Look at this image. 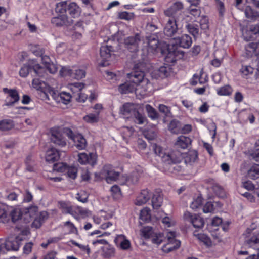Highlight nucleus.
<instances>
[{"instance_id":"nucleus-1","label":"nucleus","mask_w":259,"mask_h":259,"mask_svg":"<svg viewBox=\"0 0 259 259\" xmlns=\"http://www.w3.org/2000/svg\"><path fill=\"white\" fill-rule=\"evenodd\" d=\"M129 81L119 85L118 91L121 94H127L133 93L136 90V87L141 85L144 90L147 89L144 87V85H147L149 80L144 78L145 73L143 71L134 70L127 74Z\"/></svg>"},{"instance_id":"nucleus-36","label":"nucleus","mask_w":259,"mask_h":259,"mask_svg":"<svg viewBox=\"0 0 259 259\" xmlns=\"http://www.w3.org/2000/svg\"><path fill=\"white\" fill-rule=\"evenodd\" d=\"M100 112L99 111H95L85 115L83 119L84 121L88 123H95L97 122L99 119Z\"/></svg>"},{"instance_id":"nucleus-2","label":"nucleus","mask_w":259,"mask_h":259,"mask_svg":"<svg viewBox=\"0 0 259 259\" xmlns=\"http://www.w3.org/2000/svg\"><path fill=\"white\" fill-rule=\"evenodd\" d=\"M37 211V207L31 205L28 207L13 210L10 213L12 221L13 222L22 221L27 224L30 222L31 218L33 217Z\"/></svg>"},{"instance_id":"nucleus-34","label":"nucleus","mask_w":259,"mask_h":259,"mask_svg":"<svg viewBox=\"0 0 259 259\" xmlns=\"http://www.w3.org/2000/svg\"><path fill=\"white\" fill-rule=\"evenodd\" d=\"M247 175L249 178L259 183V165H252L248 170Z\"/></svg>"},{"instance_id":"nucleus-42","label":"nucleus","mask_w":259,"mask_h":259,"mask_svg":"<svg viewBox=\"0 0 259 259\" xmlns=\"http://www.w3.org/2000/svg\"><path fill=\"white\" fill-rule=\"evenodd\" d=\"M193 235L205 245L207 246H210L211 245V241L206 234L203 233H198L197 231H195L194 232Z\"/></svg>"},{"instance_id":"nucleus-11","label":"nucleus","mask_w":259,"mask_h":259,"mask_svg":"<svg viewBox=\"0 0 259 259\" xmlns=\"http://www.w3.org/2000/svg\"><path fill=\"white\" fill-rule=\"evenodd\" d=\"M140 41V35L136 33L134 36H128L124 39L125 47L130 52L136 53L139 50Z\"/></svg>"},{"instance_id":"nucleus-60","label":"nucleus","mask_w":259,"mask_h":259,"mask_svg":"<svg viewBox=\"0 0 259 259\" xmlns=\"http://www.w3.org/2000/svg\"><path fill=\"white\" fill-rule=\"evenodd\" d=\"M200 26L201 29L206 30L209 28V21L207 16L203 15L200 19Z\"/></svg>"},{"instance_id":"nucleus-62","label":"nucleus","mask_w":259,"mask_h":259,"mask_svg":"<svg viewBox=\"0 0 259 259\" xmlns=\"http://www.w3.org/2000/svg\"><path fill=\"white\" fill-rule=\"evenodd\" d=\"M68 166L65 163H58L54 165V169L60 172L65 174Z\"/></svg>"},{"instance_id":"nucleus-51","label":"nucleus","mask_w":259,"mask_h":259,"mask_svg":"<svg viewBox=\"0 0 259 259\" xmlns=\"http://www.w3.org/2000/svg\"><path fill=\"white\" fill-rule=\"evenodd\" d=\"M146 109L148 113V116L152 120H155L158 118L159 115L156 110L151 105H146Z\"/></svg>"},{"instance_id":"nucleus-6","label":"nucleus","mask_w":259,"mask_h":259,"mask_svg":"<svg viewBox=\"0 0 259 259\" xmlns=\"http://www.w3.org/2000/svg\"><path fill=\"white\" fill-rule=\"evenodd\" d=\"M3 91L7 94L4 106L12 107L20 100L19 93L16 89L4 88Z\"/></svg>"},{"instance_id":"nucleus-54","label":"nucleus","mask_w":259,"mask_h":259,"mask_svg":"<svg viewBox=\"0 0 259 259\" xmlns=\"http://www.w3.org/2000/svg\"><path fill=\"white\" fill-rule=\"evenodd\" d=\"M60 75L62 77H70L73 78V70L69 67L65 66L62 67L59 72Z\"/></svg>"},{"instance_id":"nucleus-57","label":"nucleus","mask_w":259,"mask_h":259,"mask_svg":"<svg viewBox=\"0 0 259 259\" xmlns=\"http://www.w3.org/2000/svg\"><path fill=\"white\" fill-rule=\"evenodd\" d=\"M202 197L201 196H198L191 202L190 207L193 210H196L202 205Z\"/></svg>"},{"instance_id":"nucleus-19","label":"nucleus","mask_w":259,"mask_h":259,"mask_svg":"<svg viewBox=\"0 0 259 259\" xmlns=\"http://www.w3.org/2000/svg\"><path fill=\"white\" fill-rule=\"evenodd\" d=\"M246 234V236L248 237L245 240L247 245L252 246L255 244H259V233L257 231L251 230L250 229L247 228Z\"/></svg>"},{"instance_id":"nucleus-4","label":"nucleus","mask_w":259,"mask_h":259,"mask_svg":"<svg viewBox=\"0 0 259 259\" xmlns=\"http://www.w3.org/2000/svg\"><path fill=\"white\" fill-rule=\"evenodd\" d=\"M50 141L51 142L61 148L66 146V139L63 136L60 128L59 126H54L51 128Z\"/></svg>"},{"instance_id":"nucleus-8","label":"nucleus","mask_w":259,"mask_h":259,"mask_svg":"<svg viewBox=\"0 0 259 259\" xmlns=\"http://www.w3.org/2000/svg\"><path fill=\"white\" fill-rule=\"evenodd\" d=\"M167 243L162 247V250L165 253H169L178 249L181 245V242L175 239V232H169L167 235Z\"/></svg>"},{"instance_id":"nucleus-29","label":"nucleus","mask_w":259,"mask_h":259,"mask_svg":"<svg viewBox=\"0 0 259 259\" xmlns=\"http://www.w3.org/2000/svg\"><path fill=\"white\" fill-rule=\"evenodd\" d=\"M191 143V139L186 136H179L176 142V145L181 148L182 149H186L188 146Z\"/></svg>"},{"instance_id":"nucleus-18","label":"nucleus","mask_w":259,"mask_h":259,"mask_svg":"<svg viewBox=\"0 0 259 259\" xmlns=\"http://www.w3.org/2000/svg\"><path fill=\"white\" fill-rule=\"evenodd\" d=\"M178 25L177 20L173 19H169L164 28V33L169 37L174 36L178 31Z\"/></svg>"},{"instance_id":"nucleus-41","label":"nucleus","mask_w":259,"mask_h":259,"mask_svg":"<svg viewBox=\"0 0 259 259\" xmlns=\"http://www.w3.org/2000/svg\"><path fill=\"white\" fill-rule=\"evenodd\" d=\"M188 32L192 34L195 38H197L199 35V26L195 24H188L186 25Z\"/></svg>"},{"instance_id":"nucleus-46","label":"nucleus","mask_w":259,"mask_h":259,"mask_svg":"<svg viewBox=\"0 0 259 259\" xmlns=\"http://www.w3.org/2000/svg\"><path fill=\"white\" fill-rule=\"evenodd\" d=\"M168 130L173 134H179L180 132V122L176 120L171 121L168 125Z\"/></svg>"},{"instance_id":"nucleus-53","label":"nucleus","mask_w":259,"mask_h":259,"mask_svg":"<svg viewBox=\"0 0 259 259\" xmlns=\"http://www.w3.org/2000/svg\"><path fill=\"white\" fill-rule=\"evenodd\" d=\"M77 169L75 166L68 165L65 174L68 177L74 180L77 177Z\"/></svg>"},{"instance_id":"nucleus-27","label":"nucleus","mask_w":259,"mask_h":259,"mask_svg":"<svg viewBox=\"0 0 259 259\" xmlns=\"http://www.w3.org/2000/svg\"><path fill=\"white\" fill-rule=\"evenodd\" d=\"M115 242L116 244L119 243L121 248L123 250H127L131 246L130 241L126 238L124 235H118L115 239Z\"/></svg>"},{"instance_id":"nucleus-14","label":"nucleus","mask_w":259,"mask_h":259,"mask_svg":"<svg viewBox=\"0 0 259 259\" xmlns=\"http://www.w3.org/2000/svg\"><path fill=\"white\" fill-rule=\"evenodd\" d=\"M51 22L57 27L69 26L73 24V20L72 19L69 20L66 15H59L58 16L53 17L51 19Z\"/></svg>"},{"instance_id":"nucleus-22","label":"nucleus","mask_w":259,"mask_h":259,"mask_svg":"<svg viewBox=\"0 0 259 259\" xmlns=\"http://www.w3.org/2000/svg\"><path fill=\"white\" fill-rule=\"evenodd\" d=\"M151 194L148 189L141 190L140 193L138 195L135 201L136 205L141 206L148 202L151 197Z\"/></svg>"},{"instance_id":"nucleus-20","label":"nucleus","mask_w":259,"mask_h":259,"mask_svg":"<svg viewBox=\"0 0 259 259\" xmlns=\"http://www.w3.org/2000/svg\"><path fill=\"white\" fill-rule=\"evenodd\" d=\"M170 45L167 46V53L164 57L165 63L167 64H174L177 61V56L179 52L175 48V46L172 45V48Z\"/></svg>"},{"instance_id":"nucleus-10","label":"nucleus","mask_w":259,"mask_h":259,"mask_svg":"<svg viewBox=\"0 0 259 259\" xmlns=\"http://www.w3.org/2000/svg\"><path fill=\"white\" fill-rule=\"evenodd\" d=\"M23 241V238L21 236L16 237H10L8 238L4 244L6 246V252L8 251H17L19 250L22 241Z\"/></svg>"},{"instance_id":"nucleus-28","label":"nucleus","mask_w":259,"mask_h":259,"mask_svg":"<svg viewBox=\"0 0 259 259\" xmlns=\"http://www.w3.org/2000/svg\"><path fill=\"white\" fill-rule=\"evenodd\" d=\"M244 13L247 18L250 21H255L259 17V12L253 9L250 6H247L244 10Z\"/></svg>"},{"instance_id":"nucleus-61","label":"nucleus","mask_w":259,"mask_h":259,"mask_svg":"<svg viewBox=\"0 0 259 259\" xmlns=\"http://www.w3.org/2000/svg\"><path fill=\"white\" fill-rule=\"evenodd\" d=\"M9 212L6 206L0 205V219L3 222L7 220Z\"/></svg>"},{"instance_id":"nucleus-43","label":"nucleus","mask_w":259,"mask_h":259,"mask_svg":"<svg viewBox=\"0 0 259 259\" xmlns=\"http://www.w3.org/2000/svg\"><path fill=\"white\" fill-rule=\"evenodd\" d=\"M198 159V153L196 151H190L185 157V162L190 164L195 162Z\"/></svg>"},{"instance_id":"nucleus-32","label":"nucleus","mask_w":259,"mask_h":259,"mask_svg":"<svg viewBox=\"0 0 259 259\" xmlns=\"http://www.w3.org/2000/svg\"><path fill=\"white\" fill-rule=\"evenodd\" d=\"M33 73L35 75L41 77H46L47 71L48 72L47 68L45 67H42L39 64L33 63L32 68Z\"/></svg>"},{"instance_id":"nucleus-59","label":"nucleus","mask_w":259,"mask_h":259,"mask_svg":"<svg viewBox=\"0 0 259 259\" xmlns=\"http://www.w3.org/2000/svg\"><path fill=\"white\" fill-rule=\"evenodd\" d=\"M85 71L83 69H78L75 70H73V78L79 80L84 77L85 76Z\"/></svg>"},{"instance_id":"nucleus-30","label":"nucleus","mask_w":259,"mask_h":259,"mask_svg":"<svg viewBox=\"0 0 259 259\" xmlns=\"http://www.w3.org/2000/svg\"><path fill=\"white\" fill-rule=\"evenodd\" d=\"M159 50V40L156 38L149 39L148 42L147 51L149 53L155 54Z\"/></svg>"},{"instance_id":"nucleus-24","label":"nucleus","mask_w":259,"mask_h":259,"mask_svg":"<svg viewBox=\"0 0 259 259\" xmlns=\"http://www.w3.org/2000/svg\"><path fill=\"white\" fill-rule=\"evenodd\" d=\"M41 60L45 67L51 74H54L57 71L58 68L56 65L51 62L50 57L47 55H41Z\"/></svg>"},{"instance_id":"nucleus-38","label":"nucleus","mask_w":259,"mask_h":259,"mask_svg":"<svg viewBox=\"0 0 259 259\" xmlns=\"http://www.w3.org/2000/svg\"><path fill=\"white\" fill-rule=\"evenodd\" d=\"M68 2L62 1L56 4L55 11L60 15H66Z\"/></svg>"},{"instance_id":"nucleus-40","label":"nucleus","mask_w":259,"mask_h":259,"mask_svg":"<svg viewBox=\"0 0 259 259\" xmlns=\"http://www.w3.org/2000/svg\"><path fill=\"white\" fill-rule=\"evenodd\" d=\"M32 65L33 63H29L28 64L23 65L19 71L20 76L22 77H26L27 76L29 73H32Z\"/></svg>"},{"instance_id":"nucleus-35","label":"nucleus","mask_w":259,"mask_h":259,"mask_svg":"<svg viewBox=\"0 0 259 259\" xmlns=\"http://www.w3.org/2000/svg\"><path fill=\"white\" fill-rule=\"evenodd\" d=\"M14 126L13 120L10 119H4L0 120V131H8Z\"/></svg>"},{"instance_id":"nucleus-9","label":"nucleus","mask_w":259,"mask_h":259,"mask_svg":"<svg viewBox=\"0 0 259 259\" xmlns=\"http://www.w3.org/2000/svg\"><path fill=\"white\" fill-rule=\"evenodd\" d=\"M49 93L52 98L57 103H62L65 105L68 104L70 101L72 96L69 93L66 92H58L54 89L49 90Z\"/></svg>"},{"instance_id":"nucleus-50","label":"nucleus","mask_w":259,"mask_h":259,"mask_svg":"<svg viewBox=\"0 0 259 259\" xmlns=\"http://www.w3.org/2000/svg\"><path fill=\"white\" fill-rule=\"evenodd\" d=\"M110 191L113 198L114 199L118 200L121 197L122 194L121 189L118 185H114L112 186L111 187Z\"/></svg>"},{"instance_id":"nucleus-16","label":"nucleus","mask_w":259,"mask_h":259,"mask_svg":"<svg viewBox=\"0 0 259 259\" xmlns=\"http://www.w3.org/2000/svg\"><path fill=\"white\" fill-rule=\"evenodd\" d=\"M152 148L155 153L159 157H161L163 162H166L168 164L176 163L177 162L172 159L171 156L170 154L165 153L164 152L163 149L161 146L155 144L152 145Z\"/></svg>"},{"instance_id":"nucleus-12","label":"nucleus","mask_w":259,"mask_h":259,"mask_svg":"<svg viewBox=\"0 0 259 259\" xmlns=\"http://www.w3.org/2000/svg\"><path fill=\"white\" fill-rule=\"evenodd\" d=\"M184 219L190 222L196 229H202L204 225V220L199 214H192L186 211L184 214Z\"/></svg>"},{"instance_id":"nucleus-21","label":"nucleus","mask_w":259,"mask_h":259,"mask_svg":"<svg viewBox=\"0 0 259 259\" xmlns=\"http://www.w3.org/2000/svg\"><path fill=\"white\" fill-rule=\"evenodd\" d=\"M60 157V151L54 147H51L48 149L45 154L46 160L49 163H53L58 161Z\"/></svg>"},{"instance_id":"nucleus-7","label":"nucleus","mask_w":259,"mask_h":259,"mask_svg":"<svg viewBox=\"0 0 259 259\" xmlns=\"http://www.w3.org/2000/svg\"><path fill=\"white\" fill-rule=\"evenodd\" d=\"M119 174V172L114 170L113 167L110 164L104 165L101 171L102 177L104 178L108 183L116 181L118 179Z\"/></svg>"},{"instance_id":"nucleus-45","label":"nucleus","mask_w":259,"mask_h":259,"mask_svg":"<svg viewBox=\"0 0 259 259\" xmlns=\"http://www.w3.org/2000/svg\"><path fill=\"white\" fill-rule=\"evenodd\" d=\"M38 211L36 212L33 217L31 218L30 221L33 219V222L32 223L31 226L32 227L35 228L36 229L39 228L43 223L44 219L41 217L42 214H40L39 215L36 216Z\"/></svg>"},{"instance_id":"nucleus-37","label":"nucleus","mask_w":259,"mask_h":259,"mask_svg":"<svg viewBox=\"0 0 259 259\" xmlns=\"http://www.w3.org/2000/svg\"><path fill=\"white\" fill-rule=\"evenodd\" d=\"M25 164L26 171L30 172L36 171L35 162L31 155H28L26 157Z\"/></svg>"},{"instance_id":"nucleus-5","label":"nucleus","mask_w":259,"mask_h":259,"mask_svg":"<svg viewBox=\"0 0 259 259\" xmlns=\"http://www.w3.org/2000/svg\"><path fill=\"white\" fill-rule=\"evenodd\" d=\"M246 54L247 57L253 58L256 64V69L259 72V41L252 42L245 46Z\"/></svg>"},{"instance_id":"nucleus-55","label":"nucleus","mask_w":259,"mask_h":259,"mask_svg":"<svg viewBox=\"0 0 259 259\" xmlns=\"http://www.w3.org/2000/svg\"><path fill=\"white\" fill-rule=\"evenodd\" d=\"M134 17V14L127 11H123L118 13V18L119 19L129 21L133 19Z\"/></svg>"},{"instance_id":"nucleus-49","label":"nucleus","mask_w":259,"mask_h":259,"mask_svg":"<svg viewBox=\"0 0 259 259\" xmlns=\"http://www.w3.org/2000/svg\"><path fill=\"white\" fill-rule=\"evenodd\" d=\"M125 184L127 185H134L137 183L139 180V177L137 173H132L130 175L126 176Z\"/></svg>"},{"instance_id":"nucleus-47","label":"nucleus","mask_w":259,"mask_h":259,"mask_svg":"<svg viewBox=\"0 0 259 259\" xmlns=\"http://www.w3.org/2000/svg\"><path fill=\"white\" fill-rule=\"evenodd\" d=\"M232 89L229 85H225L219 88L217 93L220 96H229L232 94Z\"/></svg>"},{"instance_id":"nucleus-58","label":"nucleus","mask_w":259,"mask_h":259,"mask_svg":"<svg viewBox=\"0 0 259 259\" xmlns=\"http://www.w3.org/2000/svg\"><path fill=\"white\" fill-rule=\"evenodd\" d=\"M151 217L150 210L148 208H144L142 209L140 213V218L144 221H147Z\"/></svg>"},{"instance_id":"nucleus-39","label":"nucleus","mask_w":259,"mask_h":259,"mask_svg":"<svg viewBox=\"0 0 259 259\" xmlns=\"http://www.w3.org/2000/svg\"><path fill=\"white\" fill-rule=\"evenodd\" d=\"M151 202L154 209H158L163 202V198L159 194H154L152 197Z\"/></svg>"},{"instance_id":"nucleus-64","label":"nucleus","mask_w":259,"mask_h":259,"mask_svg":"<svg viewBox=\"0 0 259 259\" xmlns=\"http://www.w3.org/2000/svg\"><path fill=\"white\" fill-rule=\"evenodd\" d=\"M248 152L250 158L256 162H259V148L249 150Z\"/></svg>"},{"instance_id":"nucleus-33","label":"nucleus","mask_w":259,"mask_h":259,"mask_svg":"<svg viewBox=\"0 0 259 259\" xmlns=\"http://www.w3.org/2000/svg\"><path fill=\"white\" fill-rule=\"evenodd\" d=\"M171 65L164 63V65L160 66L157 70V74L161 78L167 77L171 71Z\"/></svg>"},{"instance_id":"nucleus-17","label":"nucleus","mask_w":259,"mask_h":259,"mask_svg":"<svg viewBox=\"0 0 259 259\" xmlns=\"http://www.w3.org/2000/svg\"><path fill=\"white\" fill-rule=\"evenodd\" d=\"M174 40L175 41L174 45H176L184 49L189 48L192 44L191 37L186 34H183L180 37L174 38Z\"/></svg>"},{"instance_id":"nucleus-56","label":"nucleus","mask_w":259,"mask_h":259,"mask_svg":"<svg viewBox=\"0 0 259 259\" xmlns=\"http://www.w3.org/2000/svg\"><path fill=\"white\" fill-rule=\"evenodd\" d=\"M18 230H20V233L18 236H21L23 238V240L26 239L27 236L30 234V229L27 224L25 223L24 226L22 228L17 227Z\"/></svg>"},{"instance_id":"nucleus-44","label":"nucleus","mask_w":259,"mask_h":259,"mask_svg":"<svg viewBox=\"0 0 259 259\" xmlns=\"http://www.w3.org/2000/svg\"><path fill=\"white\" fill-rule=\"evenodd\" d=\"M254 70V68L250 65H244L240 69V72L243 77L247 78L253 74Z\"/></svg>"},{"instance_id":"nucleus-13","label":"nucleus","mask_w":259,"mask_h":259,"mask_svg":"<svg viewBox=\"0 0 259 259\" xmlns=\"http://www.w3.org/2000/svg\"><path fill=\"white\" fill-rule=\"evenodd\" d=\"M183 8V4L181 2L174 3L170 7L164 11L165 15L171 17L170 19H178L179 16L181 14Z\"/></svg>"},{"instance_id":"nucleus-26","label":"nucleus","mask_w":259,"mask_h":259,"mask_svg":"<svg viewBox=\"0 0 259 259\" xmlns=\"http://www.w3.org/2000/svg\"><path fill=\"white\" fill-rule=\"evenodd\" d=\"M111 46L104 45L100 48V56L103 61H108L111 56V52L113 51Z\"/></svg>"},{"instance_id":"nucleus-63","label":"nucleus","mask_w":259,"mask_h":259,"mask_svg":"<svg viewBox=\"0 0 259 259\" xmlns=\"http://www.w3.org/2000/svg\"><path fill=\"white\" fill-rule=\"evenodd\" d=\"M159 111L165 116L169 117L171 115L170 108L163 104H160L158 107Z\"/></svg>"},{"instance_id":"nucleus-48","label":"nucleus","mask_w":259,"mask_h":259,"mask_svg":"<svg viewBox=\"0 0 259 259\" xmlns=\"http://www.w3.org/2000/svg\"><path fill=\"white\" fill-rule=\"evenodd\" d=\"M46 85L45 81L39 78H34L32 80V86L38 91L44 92V89Z\"/></svg>"},{"instance_id":"nucleus-23","label":"nucleus","mask_w":259,"mask_h":259,"mask_svg":"<svg viewBox=\"0 0 259 259\" xmlns=\"http://www.w3.org/2000/svg\"><path fill=\"white\" fill-rule=\"evenodd\" d=\"M72 141L74 147L79 150H84L87 146V140L84 136L80 133H77Z\"/></svg>"},{"instance_id":"nucleus-52","label":"nucleus","mask_w":259,"mask_h":259,"mask_svg":"<svg viewBox=\"0 0 259 259\" xmlns=\"http://www.w3.org/2000/svg\"><path fill=\"white\" fill-rule=\"evenodd\" d=\"M247 33L248 35H250V37L248 38L246 36H244V39L246 41H249L251 39L253 38V36H252V34L255 35L259 34V24L251 25L250 26L249 31H248Z\"/></svg>"},{"instance_id":"nucleus-3","label":"nucleus","mask_w":259,"mask_h":259,"mask_svg":"<svg viewBox=\"0 0 259 259\" xmlns=\"http://www.w3.org/2000/svg\"><path fill=\"white\" fill-rule=\"evenodd\" d=\"M121 111L124 115L131 114L136 124H143L146 121V117L130 103L124 104Z\"/></svg>"},{"instance_id":"nucleus-15","label":"nucleus","mask_w":259,"mask_h":259,"mask_svg":"<svg viewBox=\"0 0 259 259\" xmlns=\"http://www.w3.org/2000/svg\"><path fill=\"white\" fill-rule=\"evenodd\" d=\"M78 161L81 164H90L94 166L97 163L96 156L93 153H90L89 155L85 153H81L78 155Z\"/></svg>"},{"instance_id":"nucleus-25","label":"nucleus","mask_w":259,"mask_h":259,"mask_svg":"<svg viewBox=\"0 0 259 259\" xmlns=\"http://www.w3.org/2000/svg\"><path fill=\"white\" fill-rule=\"evenodd\" d=\"M81 13L80 7L74 2H68L67 15L71 17L75 18L78 17Z\"/></svg>"},{"instance_id":"nucleus-31","label":"nucleus","mask_w":259,"mask_h":259,"mask_svg":"<svg viewBox=\"0 0 259 259\" xmlns=\"http://www.w3.org/2000/svg\"><path fill=\"white\" fill-rule=\"evenodd\" d=\"M68 210V214L71 215L77 220L79 219V214L84 215L87 213L86 209H84L82 207L78 206H74L71 210Z\"/></svg>"}]
</instances>
